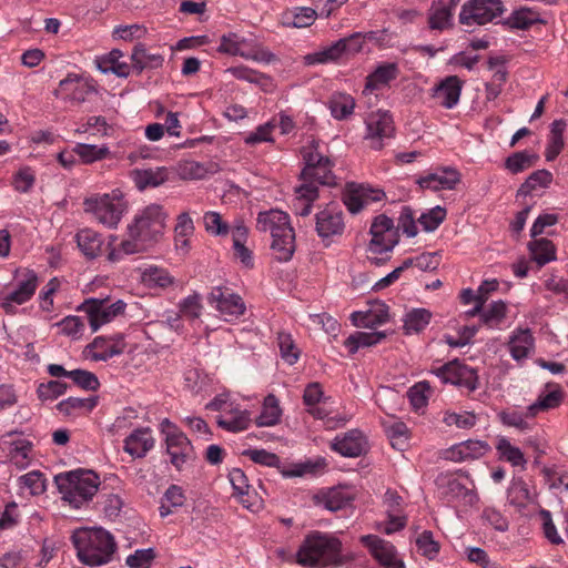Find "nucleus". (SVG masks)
<instances>
[{"label":"nucleus","mask_w":568,"mask_h":568,"mask_svg":"<svg viewBox=\"0 0 568 568\" xmlns=\"http://www.w3.org/2000/svg\"><path fill=\"white\" fill-rule=\"evenodd\" d=\"M296 561L304 567H336L344 562L342 542L334 535L312 531L302 541Z\"/></svg>","instance_id":"nucleus-1"},{"label":"nucleus","mask_w":568,"mask_h":568,"mask_svg":"<svg viewBox=\"0 0 568 568\" xmlns=\"http://www.w3.org/2000/svg\"><path fill=\"white\" fill-rule=\"evenodd\" d=\"M256 230L270 233L271 248L277 261L287 262L292 258L295 252V231L286 212L277 209L260 212L256 217Z\"/></svg>","instance_id":"nucleus-2"},{"label":"nucleus","mask_w":568,"mask_h":568,"mask_svg":"<svg viewBox=\"0 0 568 568\" xmlns=\"http://www.w3.org/2000/svg\"><path fill=\"white\" fill-rule=\"evenodd\" d=\"M71 539L79 560L84 565H105L111 560L115 550L113 536L102 528L78 529Z\"/></svg>","instance_id":"nucleus-3"},{"label":"nucleus","mask_w":568,"mask_h":568,"mask_svg":"<svg viewBox=\"0 0 568 568\" xmlns=\"http://www.w3.org/2000/svg\"><path fill=\"white\" fill-rule=\"evenodd\" d=\"M54 481L62 499L75 509L88 504L97 494L101 484L98 474L88 469L58 474Z\"/></svg>","instance_id":"nucleus-4"},{"label":"nucleus","mask_w":568,"mask_h":568,"mask_svg":"<svg viewBox=\"0 0 568 568\" xmlns=\"http://www.w3.org/2000/svg\"><path fill=\"white\" fill-rule=\"evenodd\" d=\"M83 210L97 223L115 230L129 211V202L120 189L110 193H93L83 200Z\"/></svg>","instance_id":"nucleus-5"},{"label":"nucleus","mask_w":568,"mask_h":568,"mask_svg":"<svg viewBox=\"0 0 568 568\" xmlns=\"http://www.w3.org/2000/svg\"><path fill=\"white\" fill-rule=\"evenodd\" d=\"M158 429L171 465L178 471L183 470L195 459V452L191 440L180 427L169 418H162Z\"/></svg>","instance_id":"nucleus-6"},{"label":"nucleus","mask_w":568,"mask_h":568,"mask_svg":"<svg viewBox=\"0 0 568 568\" xmlns=\"http://www.w3.org/2000/svg\"><path fill=\"white\" fill-rule=\"evenodd\" d=\"M16 285L12 290L0 293V306L7 314H16L17 307L29 302L39 285L33 270H18L14 274Z\"/></svg>","instance_id":"nucleus-7"},{"label":"nucleus","mask_w":568,"mask_h":568,"mask_svg":"<svg viewBox=\"0 0 568 568\" xmlns=\"http://www.w3.org/2000/svg\"><path fill=\"white\" fill-rule=\"evenodd\" d=\"M219 51L256 62H271L274 58L253 36L245 37L234 32L221 38Z\"/></svg>","instance_id":"nucleus-8"},{"label":"nucleus","mask_w":568,"mask_h":568,"mask_svg":"<svg viewBox=\"0 0 568 568\" xmlns=\"http://www.w3.org/2000/svg\"><path fill=\"white\" fill-rule=\"evenodd\" d=\"M504 12L501 0H467L460 8L459 23L473 28L491 22Z\"/></svg>","instance_id":"nucleus-9"},{"label":"nucleus","mask_w":568,"mask_h":568,"mask_svg":"<svg viewBox=\"0 0 568 568\" xmlns=\"http://www.w3.org/2000/svg\"><path fill=\"white\" fill-rule=\"evenodd\" d=\"M363 39L356 33L348 38H343L336 42L323 47L320 50L305 55V63L308 65L335 62L342 58L355 54L361 51Z\"/></svg>","instance_id":"nucleus-10"},{"label":"nucleus","mask_w":568,"mask_h":568,"mask_svg":"<svg viewBox=\"0 0 568 568\" xmlns=\"http://www.w3.org/2000/svg\"><path fill=\"white\" fill-rule=\"evenodd\" d=\"M207 303L226 322L237 320L246 311L243 298L227 287L214 286L207 294Z\"/></svg>","instance_id":"nucleus-11"},{"label":"nucleus","mask_w":568,"mask_h":568,"mask_svg":"<svg viewBox=\"0 0 568 568\" xmlns=\"http://www.w3.org/2000/svg\"><path fill=\"white\" fill-rule=\"evenodd\" d=\"M465 480H469L467 476L444 474L437 478L436 483L440 495L449 503L473 506L478 501V496L474 488L467 487Z\"/></svg>","instance_id":"nucleus-12"},{"label":"nucleus","mask_w":568,"mask_h":568,"mask_svg":"<svg viewBox=\"0 0 568 568\" xmlns=\"http://www.w3.org/2000/svg\"><path fill=\"white\" fill-rule=\"evenodd\" d=\"M365 140L374 150L383 149L385 140L395 134L394 120L388 111L377 110L371 112L365 120Z\"/></svg>","instance_id":"nucleus-13"},{"label":"nucleus","mask_w":568,"mask_h":568,"mask_svg":"<svg viewBox=\"0 0 568 568\" xmlns=\"http://www.w3.org/2000/svg\"><path fill=\"white\" fill-rule=\"evenodd\" d=\"M125 306L121 300L109 304L106 300L90 298L82 303L79 310L87 314L92 332H97L102 325L122 314Z\"/></svg>","instance_id":"nucleus-14"},{"label":"nucleus","mask_w":568,"mask_h":568,"mask_svg":"<svg viewBox=\"0 0 568 568\" xmlns=\"http://www.w3.org/2000/svg\"><path fill=\"white\" fill-rule=\"evenodd\" d=\"M168 212L160 204L144 207V251L159 245L165 237Z\"/></svg>","instance_id":"nucleus-15"},{"label":"nucleus","mask_w":568,"mask_h":568,"mask_svg":"<svg viewBox=\"0 0 568 568\" xmlns=\"http://www.w3.org/2000/svg\"><path fill=\"white\" fill-rule=\"evenodd\" d=\"M345 229V215L336 204H327L315 214V231L323 241L342 236Z\"/></svg>","instance_id":"nucleus-16"},{"label":"nucleus","mask_w":568,"mask_h":568,"mask_svg":"<svg viewBox=\"0 0 568 568\" xmlns=\"http://www.w3.org/2000/svg\"><path fill=\"white\" fill-rule=\"evenodd\" d=\"M97 92L95 82L89 77L68 74L54 90L57 98L72 103H82Z\"/></svg>","instance_id":"nucleus-17"},{"label":"nucleus","mask_w":568,"mask_h":568,"mask_svg":"<svg viewBox=\"0 0 568 568\" xmlns=\"http://www.w3.org/2000/svg\"><path fill=\"white\" fill-rule=\"evenodd\" d=\"M361 542L382 568H405V562L396 547L388 540L376 535H364Z\"/></svg>","instance_id":"nucleus-18"},{"label":"nucleus","mask_w":568,"mask_h":568,"mask_svg":"<svg viewBox=\"0 0 568 568\" xmlns=\"http://www.w3.org/2000/svg\"><path fill=\"white\" fill-rule=\"evenodd\" d=\"M436 375L446 384L464 387L469 392L477 388V373L459 361L449 362L436 369Z\"/></svg>","instance_id":"nucleus-19"},{"label":"nucleus","mask_w":568,"mask_h":568,"mask_svg":"<svg viewBox=\"0 0 568 568\" xmlns=\"http://www.w3.org/2000/svg\"><path fill=\"white\" fill-rule=\"evenodd\" d=\"M331 449L343 457L356 458L369 449L366 436L359 429H351L334 437Z\"/></svg>","instance_id":"nucleus-20"},{"label":"nucleus","mask_w":568,"mask_h":568,"mask_svg":"<svg viewBox=\"0 0 568 568\" xmlns=\"http://www.w3.org/2000/svg\"><path fill=\"white\" fill-rule=\"evenodd\" d=\"M464 81L457 75L442 79L430 89V98L445 109H454L460 100Z\"/></svg>","instance_id":"nucleus-21"},{"label":"nucleus","mask_w":568,"mask_h":568,"mask_svg":"<svg viewBox=\"0 0 568 568\" xmlns=\"http://www.w3.org/2000/svg\"><path fill=\"white\" fill-rule=\"evenodd\" d=\"M384 506L388 520L382 530L390 535L403 529L406 526L407 517L404 514V500L402 496L395 490H386L384 495Z\"/></svg>","instance_id":"nucleus-22"},{"label":"nucleus","mask_w":568,"mask_h":568,"mask_svg":"<svg viewBox=\"0 0 568 568\" xmlns=\"http://www.w3.org/2000/svg\"><path fill=\"white\" fill-rule=\"evenodd\" d=\"M490 452V446L485 440L467 439L449 447L446 453V459L455 463H463L478 459Z\"/></svg>","instance_id":"nucleus-23"},{"label":"nucleus","mask_w":568,"mask_h":568,"mask_svg":"<svg viewBox=\"0 0 568 568\" xmlns=\"http://www.w3.org/2000/svg\"><path fill=\"white\" fill-rule=\"evenodd\" d=\"M460 182V173L454 168H442L420 176L417 184L420 189L430 191L454 190Z\"/></svg>","instance_id":"nucleus-24"},{"label":"nucleus","mask_w":568,"mask_h":568,"mask_svg":"<svg viewBox=\"0 0 568 568\" xmlns=\"http://www.w3.org/2000/svg\"><path fill=\"white\" fill-rule=\"evenodd\" d=\"M176 284V280L169 270L158 265L144 266V295L158 296Z\"/></svg>","instance_id":"nucleus-25"},{"label":"nucleus","mask_w":568,"mask_h":568,"mask_svg":"<svg viewBox=\"0 0 568 568\" xmlns=\"http://www.w3.org/2000/svg\"><path fill=\"white\" fill-rule=\"evenodd\" d=\"M507 347L511 358L521 363L530 357L535 352V338L529 328H516L509 337Z\"/></svg>","instance_id":"nucleus-26"},{"label":"nucleus","mask_w":568,"mask_h":568,"mask_svg":"<svg viewBox=\"0 0 568 568\" xmlns=\"http://www.w3.org/2000/svg\"><path fill=\"white\" fill-rule=\"evenodd\" d=\"M217 425L231 433L246 430L252 424L251 412L241 408L237 404H227L224 412L216 418Z\"/></svg>","instance_id":"nucleus-27"},{"label":"nucleus","mask_w":568,"mask_h":568,"mask_svg":"<svg viewBox=\"0 0 568 568\" xmlns=\"http://www.w3.org/2000/svg\"><path fill=\"white\" fill-rule=\"evenodd\" d=\"M399 73L398 65L394 62L378 64L373 72L366 77V84L363 94H372L389 85Z\"/></svg>","instance_id":"nucleus-28"},{"label":"nucleus","mask_w":568,"mask_h":568,"mask_svg":"<svg viewBox=\"0 0 568 568\" xmlns=\"http://www.w3.org/2000/svg\"><path fill=\"white\" fill-rule=\"evenodd\" d=\"M248 237V229L242 219H236L232 223V241L235 257L246 268H253L254 258L253 252L246 247Z\"/></svg>","instance_id":"nucleus-29"},{"label":"nucleus","mask_w":568,"mask_h":568,"mask_svg":"<svg viewBox=\"0 0 568 568\" xmlns=\"http://www.w3.org/2000/svg\"><path fill=\"white\" fill-rule=\"evenodd\" d=\"M388 321V307L385 303L374 302L365 311L351 314V322L356 327L373 328Z\"/></svg>","instance_id":"nucleus-30"},{"label":"nucleus","mask_w":568,"mask_h":568,"mask_svg":"<svg viewBox=\"0 0 568 568\" xmlns=\"http://www.w3.org/2000/svg\"><path fill=\"white\" fill-rule=\"evenodd\" d=\"M142 217L135 215L133 221L128 225V237L124 239L119 250H112L108 258L111 262H116L121 258V254H133L140 251L142 246Z\"/></svg>","instance_id":"nucleus-31"},{"label":"nucleus","mask_w":568,"mask_h":568,"mask_svg":"<svg viewBox=\"0 0 568 568\" xmlns=\"http://www.w3.org/2000/svg\"><path fill=\"white\" fill-rule=\"evenodd\" d=\"M398 243V234H378L372 236L367 247V258L376 265H379L389 258V253Z\"/></svg>","instance_id":"nucleus-32"},{"label":"nucleus","mask_w":568,"mask_h":568,"mask_svg":"<svg viewBox=\"0 0 568 568\" xmlns=\"http://www.w3.org/2000/svg\"><path fill=\"white\" fill-rule=\"evenodd\" d=\"M329 397H325L323 387L320 383H310L303 394V403L307 412L316 418L323 419L328 416L329 412L320 407L321 403H326Z\"/></svg>","instance_id":"nucleus-33"},{"label":"nucleus","mask_w":568,"mask_h":568,"mask_svg":"<svg viewBox=\"0 0 568 568\" xmlns=\"http://www.w3.org/2000/svg\"><path fill=\"white\" fill-rule=\"evenodd\" d=\"M122 52L114 49L109 53L95 57L94 63L102 73H113L118 77H128L130 73V64L122 61Z\"/></svg>","instance_id":"nucleus-34"},{"label":"nucleus","mask_w":568,"mask_h":568,"mask_svg":"<svg viewBox=\"0 0 568 568\" xmlns=\"http://www.w3.org/2000/svg\"><path fill=\"white\" fill-rule=\"evenodd\" d=\"M97 405V396H90L87 398L69 397L61 400L57 405V409L65 416L78 417L91 413Z\"/></svg>","instance_id":"nucleus-35"},{"label":"nucleus","mask_w":568,"mask_h":568,"mask_svg":"<svg viewBox=\"0 0 568 568\" xmlns=\"http://www.w3.org/2000/svg\"><path fill=\"white\" fill-rule=\"evenodd\" d=\"M495 448L500 460L509 463L513 467L526 469L527 459L523 450L515 446L507 437L498 436Z\"/></svg>","instance_id":"nucleus-36"},{"label":"nucleus","mask_w":568,"mask_h":568,"mask_svg":"<svg viewBox=\"0 0 568 568\" xmlns=\"http://www.w3.org/2000/svg\"><path fill=\"white\" fill-rule=\"evenodd\" d=\"M283 410L280 405L278 398L268 394L263 403L260 415L255 418V424L258 427H272L281 422Z\"/></svg>","instance_id":"nucleus-37"},{"label":"nucleus","mask_w":568,"mask_h":568,"mask_svg":"<svg viewBox=\"0 0 568 568\" xmlns=\"http://www.w3.org/2000/svg\"><path fill=\"white\" fill-rule=\"evenodd\" d=\"M564 399V392L559 386H554L547 392L540 393L535 403L527 407L529 418L538 413L557 408Z\"/></svg>","instance_id":"nucleus-38"},{"label":"nucleus","mask_w":568,"mask_h":568,"mask_svg":"<svg viewBox=\"0 0 568 568\" xmlns=\"http://www.w3.org/2000/svg\"><path fill=\"white\" fill-rule=\"evenodd\" d=\"M317 13L308 7H298L282 13L281 22L288 28H306L314 23Z\"/></svg>","instance_id":"nucleus-39"},{"label":"nucleus","mask_w":568,"mask_h":568,"mask_svg":"<svg viewBox=\"0 0 568 568\" xmlns=\"http://www.w3.org/2000/svg\"><path fill=\"white\" fill-rule=\"evenodd\" d=\"M566 121L562 119L555 120L550 125V131L545 150L547 161H554L565 146L564 132L566 130Z\"/></svg>","instance_id":"nucleus-40"},{"label":"nucleus","mask_w":568,"mask_h":568,"mask_svg":"<svg viewBox=\"0 0 568 568\" xmlns=\"http://www.w3.org/2000/svg\"><path fill=\"white\" fill-rule=\"evenodd\" d=\"M452 7L444 0L435 1L428 12L429 29L443 31L452 26Z\"/></svg>","instance_id":"nucleus-41"},{"label":"nucleus","mask_w":568,"mask_h":568,"mask_svg":"<svg viewBox=\"0 0 568 568\" xmlns=\"http://www.w3.org/2000/svg\"><path fill=\"white\" fill-rule=\"evenodd\" d=\"M507 315V305L504 301H494L480 312V322L488 328L499 329Z\"/></svg>","instance_id":"nucleus-42"},{"label":"nucleus","mask_w":568,"mask_h":568,"mask_svg":"<svg viewBox=\"0 0 568 568\" xmlns=\"http://www.w3.org/2000/svg\"><path fill=\"white\" fill-rule=\"evenodd\" d=\"M186 497L181 486L170 485L161 498L159 508L162 518L173 514L185 504Z\"/></svg>","instance_id":"nucleus-43"},{"label":"nucleus","mask_w":568,"mask_h":568,"mask_svg":"<svg viewBox=\"0 0 568 568\" xmlns=\"http://www.w3.org/2000/svg\"><path fill=\"white\" fill-rule=\"evenodd\" d=\"M304 168L302 171H306L307 173L316 164H321L322 162L329 159L326 152V146L324 143H321L316 140L308 141L301 150Z\"/></svg>","instance_id":"nucleus-44"},{"label":"nucleus","mask_w":568,"mask_h":568,"mask_svg":"<svg viewBox=\"0 0 568 568\" xmlns=\"http://www.w3.org/2000/svg\"><path fill=\"white\" fill-rule=\"evenodd\" d=\"M386 334L384 332H355L344 342L351 354H355L362 347H369L379 344Z\"/></svg>","instance_id":"nucleus-45"},{"label":"nucleus","mask_w":568,"mask_h":568,"mask_svg":"<svg viewBox=\"0 0 568 568\" xmlns=\"http://www.w3.org/2000/svg\"><path fill=\"white\" fill-rule=\"evenodd\" d=\"M332 169L333 162L328 159L321 164L314 165L308 173L302 171L301 179L302 181H313L322 185L333 186L336 184V179Z\"/></svg>","instance_id":"nucleus-46"},{"label":"nucleus","mask_w":568,"mask_h":568,"mask_svg":"<svg viewBox=\"0 0 568 568\" xmlns=\"http://www.w3.org/2000/svg\"><path fill=\"white\" fill-rule=\"evenodd\" d=\"M508 500L517 508H524L534 501V494L521 477L511 479L508 488Z\"/></svg>","instance_id":"nucleus-47"},{"label":"nucleus","mask_w":568,"mask_h":568,"mask_svg":"<svg viewBox=\"0 0 568 568\" xmlns=\"http://www.w3.org/2000/svg\"><path fill=\"white\" fill-rule=\"evenodd\" d=\"M531 258L540 266L556 260V247L548 239H536L529 243Z\"/></svg>","instance_id":"nucleus-48"},{"label":"nucleus","mask_w":568,"mask_h":568,"mask_svg":"<svg viewBox=\"0 0 568 568\" xmlns=\"http://www.w3.org/2000/svg\"><path fill=\"white\" fill-rule=\"evenodd\" d=\"M432 320V313L426 308H413L405 314L404 331L406 334L419 333Z\"/></svg>","instance_id":"nucleus-49"},{"label":"nucleus","mask_w":568,"mask_h":568,"mask_svg":"<svg viewBox=\"0 0 568 568\" xmlns=\"http://www.w3.org/2000/svg\"><path fill=\"white\" fill-rule=\"evenodd\" d=\"M229 480L233 487L234 495L239 497L240 503L246 507L251 508L250 503V493L251 486L248 485V479L244 471L240 468H234L229 474Z\"/></svg>","instance_id":"nucleus-50"},{"label":"nucleus","mask_w":568,"mask_h":568,"mask_svg":"<svg viewBox=\"0 0 568 568\" xmlns=\"http://www.w3.org/2000/svg\"><path fill=\"white\" fill-rule=\"evenodd\" d=\"M77 242L79 248L83 254L90 258L97 257L102 247V240L100 234L92 230H82L77 234Z\"/></svg>","instance_id":"nucleus-51"},{"label":"nucleus","mask_w":568,"mask_h":568,"mask_svg":"<svg viewBox=\"0 0 568 568\" xmlns=\"http://www.w3.org/2000/svg\"><path fill=\"white\" fill-rule=\"evenodd\" d=\"M78 133H90L93 136H111L114 128L106 121L104 116H89L85 122L81 123L77 129Z\"/></svg>","instance_id":"nucleus-52"},{"label":"nucleus","mask_w":568,"mask_h":568,"mask_svg":"<svg viewBox=\"0 0 568 568\" xmlns=\"http://www.w3.org/2000/svg\"><path fill=\"white\" fill-rule=\"evenodd\" d=\"M9 444V457L19 469H24L30 464L31 443L26 439L12 440Z\"/></svg>","instance_id":"nucleus-53"},{"label":"nucleus","mask_w":568,"mask_h":568,"mask_svg":"<svg viewBox=\"0 0 568 568\" xmlns=\"http://www.w3.org/2000/svg\"><path fill=\"white\" fill-rule=\"evenodd\" d=\"M355 108V100L346 93H335L329 100V110L336 120L348 118Z\"/></svg>","instance_id":"nucleus-54"},{"label":"nucleus","mask_w":568,"mask_h":568,"mask_svg":"<svg viewBox=\"0 0 568 568\" xmlns=\"http://www.w3.org/2000/svg\"><path fill=\"white\" fill-rule=\"evenodd\" d=\"M540 21L541 19L537 11L530 8H520L508 17L507 24L513 29L525 30Z\"/></svg>","instance_id":"nucleus-55"},{"label":"nucleus","mask_w":568,"mask_h":568,"mask_svg":"<svg viewBox=\"0 0 568 568\" xmlns=\"http://www.w3.org/2000/svg\"><path fill=\"white\" fill-rule=\"evenodd\" d=\"M176 172L182 180H202L210 174V170L204 163L183 160L176 165Z\"/></svg>","instance_id":"nucleus-56"},{"label":"nucleus","mask_w":568,"mask_h":568,"mask_svg":"<svg viewBox=\"0 0 568 568\" xmlns=\"http://www.w3.org/2000/svg\"><path fill=\"white\" fill-rule=\"evenodd\" d=\"M203 225L205 231L213 236H226L232 234V224L230 225L222 219V215L215 211L205 212L203 215Z\"/></svg>","instance_id":"nucleus-57"},{"label":"nucleus","mask_w":568,"mask_h":568,"mask_svg":"<svg viewBox=\"0 0 568 568\" xmlns=\"http://www.w3.org/2000/svg\"><path fill=\"white\" fill-rule=\"evenodd\" d=\"M88 356L93 361H106L116 354L114 345L106 338L98 336L87 348Z\"/></svg>","instance_id":"nucleus-58"},{"label":"nucleus","mask_w":568,"mask_h":568,"mask_svg":"<svg viewBox=\"0 0 568 568\" xmlns=\"http://www.w3.org/2000/svg\"><path fill=\"white\" fill-rule=\"evenodd\" d=\"M277 344L281 353V357L288 365L297 363L301 356V349L295 344L291 334L281 332L277 335Z\"/></svg>","instance_id":"nucleus-59"},{"label":"nucleus","mask_w":568,"mask_h":568,"mask_svg":"<svg viewBox=\"0 0 568 568\" xmlns=\"http://www.w3.org/2000/svg\"><path fill=\"white\" fill-rule=\"evenodd\" d=\"M21 489H27L30 495L38 496L45 491V478L39 470L29 471L18 478Z\"/></svg>","instance_id":"nucleus-60"},{"label":"nucleus","mask_w":568,"mask_h":568,"mask_svg":"<svg viewBox=\"0 0 568 568\" xmlns=\"http://www.w3.org/2000/svg\"><path fill=\"white\" fill-rule=\"evenodd\" d=\"M538 160V155L528 151L516 152L507 158L506 169L513 174L520 173L531 168Z\"/></svg>","instance_id":"nucleus-61"},{"label":"nucleus","mask_w":568,"mask_h":568,"mask_svg":"<svg viewBox=\"0 0 568 568\" xmlns=\"http://www.w3.org/2000/svg\"><path fill=\"white\" fill-rule=\"evenodd\" d=\"M430 393V386L425 381L418 382L409 388L407 395L414 410L419 412L427 406Z\"/></svg>","instance_id":"nucleus-62"},{"label":"nucleus","mask_w":568,"mask_h":568,"mask_svg":"<svg viewBox=\"0 0 568 568\" xmlns=\"http://www.w3.org/2000/svg\"><path fill=\"white\" fill-rule=\"evenodd\" d=\"M74 152L83 163H92L105 159L110 154L108 146H98L94 144L79 143L74 146Z\"/></svg>","instance_id":"nucleus-63"},{"label":"nucleus","mask_w":568,"mask_h":568,"mask_svg":"<svg viewBox=\"0 0 568 568\" xmlns=\"http://www.w3.org/2000/svg\"><path fill=\"white\" fill-rule=\"evenodd\" d=\"M202 297L199 293L194 292L179 303V311L181 316L189 320H197L203 311Z\"/></svg>","instance_id":"nucleus-64"}]
</instances>
